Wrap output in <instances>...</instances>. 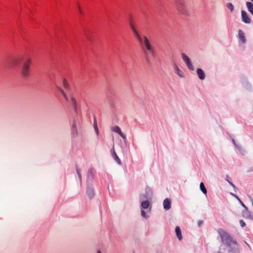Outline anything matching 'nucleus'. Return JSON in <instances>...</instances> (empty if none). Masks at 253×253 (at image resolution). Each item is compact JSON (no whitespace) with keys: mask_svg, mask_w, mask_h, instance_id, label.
<instances>
[{"mask_svg":"<svg viewBox=\"0 0 253 253\" xmlns=\"http://www.w3.org/2000/svg\"><path fill=\"white\" fill-rule=\"evenodd\" d=\"M217 233L219 235L221 243L226 246L227 253H240L241 248L237 241L230 234L223 228H219Z\"/></svg>","mask_w":253,"mask_h":253,"instance_id":"1","label":"nucleus"},{"mask_svg":"<svg viewBox=\"0 0 253 253\" xmlns=\"http://www.w3.org/2000/svg\"><path fill=\"white\" fill-rule=\"evenodd\" d=\"M137 41L144 53L145 61L150 66L151 65L152 59L155 56L154 50L150 41L145 36H141Z\"/></svg>","mask_w":253,"mask_h":253,"instance_id":"2","label":"nucleus"},{"mask_svg":"<svg viewBox=\"0 0 253 253\" xmlns=\"http://www.w3.org/2000/svg\"><path fill=\"white\" fill-rule=\"evenodd\" d=\"M81 127L79 120L78 118H74L71 124V135L72 137L76 138L78 136Z\"/></svg>","mask_w":253,"mask_h":253,"instance_id":"3","label":"nucleus"},{"mask_svg":"<svg viewBox=\"0 0 253 253\" xmlns=\"http://www.w3.org/2000/svg\"><path fill=\"white\" fill-rule=\"evenodd\" d=\"M176 9L179 13L187 16H190L189 10L186 8L184 0H176Z\"/></svg>","mask_w":253,"mask_h":253,"instance_id":"4","label":"nucleus"},{"mask_svg":"<svg viewBox=\"0 0 253 253\" xmlns=\"http://www.w3.org/2000/svg\"><path fill=\"white\" fill-rule=\"evenodd\" d=\"M31 63V59L26 58L24 59L23 62V65L21 68V74L24 77H28L29 75V68L30 64Z\"/></svg>","mask_w":253,"mask_h":253,"instance_id":"5","label":"nucleus"},{"mask_svg":"<svg viewBox=\"0 0 253 253\" xmlns=\"http://www.w3.org/2000/svg\"><path fill=\"white\" fill-rule=\"evenodd\" d=\"M153 196V192L152 189L148 186L145 188L144 193L140 195L139 200H151Z\"/></svg>","mask_w":253,"mask_h":253,"instance_id":"6","label":"nucleus"},{"mask_svg":"<svg viewBox=\"0 0 253 253\" xmlns=\"http://www.w3.org/2000/svg\"><path fill=\"white\" fill-rule=\"evenodd\" d=\"M181 55L188 69L191 71H194V67L189 57L184 53H182Z\"/></svg>","mask_w":253,"mask_h":253,"instance_id":"7","label":"nucleus"},{"mask_svg":"<svg viewBox=\"0 0 253 253\" xmlns=\"http://www.w3.org/2000/svg\"><path fill=\"white\" fill-rule=\"evenodd\" d=\"M22 58L20 57L13 58L9 60L5 66L8 67L12 68L18 66L22 62Z\"/></svg>","mask_w":253,"mask_h":253,"instance_id":"8","label":"nucleus"},{"mask_svg":"<svg viewBox=\"0 0 253 253\" xmlns=\"http://www.w3.org/2000/svg\"><path fill=\"white\" fill-rule=\"evenodd\" d=\"M241 18L242 21L246 24H250L251 23V18L248 13L244 10L241 11Z\"/></svg>","mask_w":253,"mask_h":253,"instance_id":"9","label":"nucleus"},{"mask_svg":"<svg viewBox=\"0 0 253 253\" xmlns=\"http://www.w3.org/2000/svg\"><path fill=\"white\" fill-rule=\"evenodd\" d=\"M86 194L90 199H92L94 196V189L91 184H87Z\"/></svg>","mask_w":253,"mask_h":253,"instance_id":"10","label":"nucleus"},{"mask_svg":"<svg viewBox=\"0 0 253 253\" xmlns=\"http://www.w3.org/2000/svg\"><path fill=\"white\" fill-rule=\"evenodd\" d=\"M171 201L169 198H166L163 202L164 209L166 211H168L171 208Z\"/></svg>","mask_w":253,"mask_h":253,"instance_id":"11","label":"nucleus"},{"mask_svg":"<svg viewBox=\"0 0 253 253\" xmlns=\"http://www.w3.org/2000/svg\"><path fill=\"white\" fill-rule=\"evenodd\" d=\"M93 179V169H90L88 170L87 173V179L86 183L87 184H91V182L92 181Z\"/></svg>","mask_w":253,"mask_h":253,"instance_id":"12","label":"nucleus"},{"mask_svg":"<svg viewBox=\"0 0 253 253\" xmlns=\"http://www.w3.org/2000/svg\"><path fill=\"white\" fill-rule=\"evenodd\" d=\"M197 75L199 79L203 81L206 78V75L204 71L201 68H197L196 70Z\"/></svg>","mask_w":253,"mask_h":253,"instance_id":"13","label":"nucleus"},{"mask_svg":"<svg viewBox=\"0 0 253 253\" xmlns=\"http://www.w3.org/2000/svg\"><path fill=\"white\" fill-rule=\"evenodd\" d=\"M111 155L114 160L117 163V164L119 165H122V162L118 155H117L115 151V150L114 148H113L111 150Z\"/></svg>","mask_w":253,"mask_h":253,"instance_id":"14","label":"nucleus"},{"mask_svg":"<svg viewBox=\"0 0 253 253\" xmlns=\"http://www.w3.org/2000/svg\"><path fill=\"white\" fill-rule=\"evenodd\" d=\"M150 200H140L141 201V208L142 209L145 210L148 208L150 206Z\"/></svg>","mask_w":253,"mask_h":253,"instance_id":"15","label":"nucleus"},{"mask_svg":"<svg viewBox=\"0 0 253 253\" xmlns=\"http://www.w3.org/2000/svg\"><path fill=\"white\" fill-rule=\"evenodd\" d=\"M238 38L243 43H245L247 42L245 34L241 30L238 31Z\"/></svg>","mask_w":253,"mask_h":253,"instance_id":"16","label":"nucleus"},{"mask_svg":"<svg viewBox=\"0 0 253 253\" xmlns=\"http://www.w3.org/2000/svg\"><path fill=\"white\" fill-rule=\"evenodd\" d=\"M175 232L178 240H182L183 237L181 233V229L179 226H176L175 229Z\"/></svg>","mask_w":253,"mask_h":253,"instance_id":"17","label":"nucleus"},{"mask_svg":"<svg viewBox=\"0 0 253 253\" xmlns=\"http://www.w3.org/2000/svg\"><path fill=\"white\" fill-rule=\"evenodd\" d=\"M243 216L245 218H252L253 217L252 213L248 211V209H245L242 212Z\"/></svg>","mask_w":253,"mask_h":253,"instance_id":"18","label":"nucleus"},{"mask_svg":"<svg viewBox=\"0 0 253 253\" xmlns=\"http://www.w3.org/2000/svg\"><path fill=\"white\" fill-rule=\"evenodd\" d=\"M130 28L133 32V33L134 36H135V37L136 38V39L137 40L141 36L139 34V33L136 31L135 27H134V26L132 25V24L131 23H130Z\"/></svg>","mask_w":253,"mask_h":253,"instance_id":"19","label":"nucleus"},{"mask_svg":"<svg viewBox=\"0 0 253 253\" xmlns=\"http://www.w3.org/2000/svg\"><path fill=\"white\" fill-rule=\"evenodd\" d=\"M69 102H70L71 103L72 106L74 108V110L76 111V110H77V101H76L75 98L72 95H71L70 96V99Z\"/></svg>","mask_w":253,"mask_h":253,"instance_id":"20","label":"nucleus"},{"mask_svg":"<svg viewBox=\"0 0 253 253\" xmlns=\"http://www.w3.org/2000/svg\"><path fill=\"white\" fill-rule=\"evenodd\" d=\"M246 6L248 11L253 15V3L251 2L247 1L246 2Z\"/></svg>","mask_w":253,"mask_h":253,"instance_id":"21","label":"nucleus"},{"mask_svg":"<svg viewBox=\"0 0 253 253\" xmlns=\"http://www.w3.org/2000/svg\"><path fill=\"white\" fill-rule=\"evenodd\" d=\"M176 74L180 78H184V75L183 72L179 69H177L174 71Z\"/></svg>","mask_w":253,"mask_h":253,"instance_id":"22","label":"nucleus"},{"mask_svg":"<svg viewBox=\"0 0 253 253\" xmlns=\"http://www.w3.org/2000/svg\"><path fill=\"white\" fill-rule=\"evenodd\" d=\"M93 127H94V130L95 131V133H96V135L97 136H98V135H99V130H98V128L97 125V121H96V120L95 119H94V120Z\"/></svg>","mask_w":253,"mask_h":253,"instance_id":"23","label":"nucleus"},{"mask_svg":"<svg viewBox=\"0 0 253 253\" xmlns=\"http://www.w3.org/2000/svg\"><path fill=\"white\" fill-rule=\"evenodd\" d=\"M112 130L116 133H117L119 135L122 132L120 127L118 126L113 127L112 128Z\"/></svg>","mask_w":253,"mask_h":253,"instance_id":"24","label":"nucleus"},{"mask_svg":"<svg viewBox=\"0 0 253 253\" xmlns=\"http://www.w3.org/2000/svg\"><path fill=\"white\" fill-rule=\"evenodd\" d=\"M200 190L202 191V192L205 194H206L207 193V190L203 182H201L200 184Z\"/></svg>","mask_w":253,"mask_h":253,"instance_id":"25","label":"nucleus"},{"mask_svg":"<svg viewBox=\"0 0 253 253\" xmlns=\"http://www.w3.org/2000/svg\"><path fill=\"white\" fill-rule=\"evenodd\" d=\"M76 172L78 175V178L80 181V182L82 183V174H81V169L76 167Z\"/></svg>","mask_w":253,"mask_h":253,"instance_id":"26","label":"nucleus"},{"mask_svg":"<svg viewBox=\"0 0 253 253\" xmlns=\"http://www.w3.org/2000/svg\"><path fill=\"white\" fill-rule=\"evenodd\" d=\"M141 215L145 219H147L149 217V216L146 214V212L143 209H142L141 211Z\"/></svg>","mask_w":253,"mask_h":253,"instance_id":"27","label":"nucleus"},{"mask_svg":"<svg viewBox=\"0 0 253 253\" xmlns=\"http://www.w3.org/2000/svg\"><path fill=\"white\" fill-rule=\"evenodd\" d=\"M226 6L231 12H232L234 10V6L231 3H227L226 4Z\"/></svg>","mask_w":253,"mask_h":253,"instance_id":"28","label":"nucleus"},{"mask_svg":"<svg viewBox=\"0 0 253 253\" xmlns=\"http://www.w3.org/2000/svg\"><path fill=\"white\" fill-rule=\"evenodd\" d=\"M63 85L66 89H68L69 88L70 85L66 80H63Z\"/></svg>","mask_w":253,"mask_h":253,"instance_id":"29","label":"nucleus"},{"mask_svg":"<svg viewBox=\"0 0 253 253\" xmlns=\"http://www.w3.org/2000/svg\"><path fill=\"white\" fill-rule=\"evenodd\" d=\"M61 94L63 95V96L64 97V98L65 99V100L66 101V102H70V99L68 98V97L67 96L66 94L65 93V92L63 91V93H61Z\"/></svg>","mask_w":253,"mask_h":253,"instance_id":"30","label":"nucleus"},{"mask_svg":"<svg viewBox=\"0 0 253 253\" xmlns=\"http://www.w3.org/2000/svg\"><path fill=\"white\" fill-rule=\"evenodd\" d=\"M61 94L63 95V96L64 97V98L65 99V100L66 101V102H70V99L68 98V97L67 96L66 94L65 93V92L63 91V93H61Z\"/></svg>","mask_w":253,"mask_h":253,"instance_id":"31","label":"nucleus"},{"mask_svg":"<svg viewBox=\"0 0 253 253\" xmlns=\"http://www.w3.org/2000/svg\"><path fill=\"white\" fill-rule=\"evenodd\" d=\"M61 94L63 95V96L64 97V98L65 99V100L66 101V102H70V99L68 98V97L67 96L66 94L65 93V92L63 91V93H61Z\"/></svg>","mask_w":253,"mask_h":253,"instance_id":"32","label":"nucleus"},{"mask_svg":"<svg viewBox=\"0 0 253 253\" xmlns=\"http://www.w3.org/2000/svg\"><path fill=\"white\" fill-rule=\"evenodd\" d=\"M61 94L63 95V96L64 97V98L65 99V100L66 101V102H70V99L68 98V97L67 96L66 94L65 93V92L63 91V93H61Z\"/></svg>","mask_w":253,"mask_h":253,"instance_id":"33","label":"nucleus"},{"mask_svg":"<svg viewBox=\"0 0 253 253\" xmlns=\"http://www.w3.org/2000/svg\"><path fill=\"white\" fill-rule=\"evenodd\" d=\"M61 94L63 95V96L64 97V98L65 99V100L66 101V102H70V99L68 98V97L67 96L66 94L65 93V92L63 91V93H61Z\"/></svg>","mask_w":253,"mask_h":253,"instance_id":"34","label":"nucleus"},{"mask_svg":"<svg viewBox=\"0 0 253 253\" xmlns=\"http://www.w3.org/2000/svg\"><path fill=\"white\" fill-rule=\"evenodd\" d=\"M120 135L123 138L125 143L126 144L127 142L126 136L122 132L120 134Z\"/></svg>","mask_w":253,"mask_h":253,"instance_id":"35","label":"nucleus"},{"mask_svg":"<svg viewBox=\"0 0 253 253\" xmlns=\"http://www.w3.org/2000/svg\"><path fill=\"white\" fill-rule=\"evenodd\" d=\"M228 183L233 188L234 191L236 192L237 188V187L230 181H228Z\"/></svg>","mask_w":253,"mask_h":253,"instance_id":"36","label":"nucleus"},{"mask_svg":"<svg viewBox=\"0 0 253 253\" xmlns=\"http://www.w3.org/2000/svg\"><path fill=\"white\" fill-rule=\"evenodd\" d=\"M241 226L243 228L246 226V223L243 220L239 221Z\"/></svg>","mask_w":253,"mask_h":253,"instance_id":"37","label":"nucleus"},{"mask_svg":"<svg viewBox=\"0 0 253 253\" xmlns=\"http://www.w3.org/2000/svg\"><path fill=\"white\" fill-rule=\"evenodd\" d=\"M173 69H174V71L175 70H176V69L179 68L178 66L177 65V64L175 62L173 63Z\"/></svg>","mask_w":253,"mask_h":253,"instance_id":"38","label":"nucleus"},{"mask_svg":"<svg viewBox=\"0 0 253 253\" xmlns=\"http://www.w3.org/2000/svg\"><path fill=\"white\" fill-rule=\"evenodd\" d=\"M57 89L58 90V91L61 93H63V92L64 91V90L60 87L57 86H56Z\"/></svg>","mask_w":253,"mask_h":253,"instance_id":"39","label":"nucleus"},{"mask_svg":"<svg viewBox=\"0 0 253 253\" xmlns=\"http://www.w3.org/2000/svg\"><path fill=\"white\" fill-rule=\"evenodd\" d=\"M239 202L241 204V205L245 208V210L248 209V208L245 206V205L241 201H239Z\"/></svg>","mask_w":253,"mask_h":253,"instance_id":"40","label":"nucleus"},{"mask_svg":"<svg viewBox=\"0 0 253 253\" xmlns=\"http://www.w3.org/2000/svg\"><path fill=\"white\" fill-rule=\"evenodd\" d=\"M235 146L240 151H241L242 148L241 146H238L237 144H236Z\"/></svg>","mask_w":253,"mask_h":253,"instance_id":"41","label":"nucleus"},{"mask_svg":"<svg viewBox=\"0 0 253 253\" xmlns=\"http://www.w3.org/2000/svg\"><path fill=\"white\" fill-rule=\"evenodd\" d=\"M235 146L240 151H241L242 148L241 146H238L237 144H236Z\"/></svg>","mask_w":253,"mask_h":253,"instance_id":"42","label":"nucleus"},{"mask_svg":"<svg viewBox=\"0 0 253 253\" xmlns=\"http://www.w3.org/2000/svg\"><path fill=\"white\" fill-rule=\"evenodd\" d=\"M95 253H104L101 250L98 249L96 250Z\"/></svg>","mask_w":253,"mask_h":253,"instance_id":"43","label":"nucleus"},{"mask_svg":"<svg viewBox=\"0 0 253 253\" xmlns=\"http://www.w3.org/2000/svg\"><path fill=\"white\" fill-rule=\"evenodd\" d=\"M245 243L247 245V246L249 247V248L250 249H251V247H250V245L247 242H246V241H245Z\"/></svg>","mask_w":253,"mask_h":253,"instance_id":"44","label":"nucleus"},{"mask_svg":"<svg viewBox=\"0 0 253 253\" xmlns=\"http://www.w3.org/2000/svg\"><path fill=\"white\" fill-rule=\"evenodd\" d=\"M232 142L234 144V145H235L236 144H237L235 142V140L233 139V138H232Z\"/></svg>","mask_w":253,"mask_h":253,"instance_id":"45","label":"nucleus"},{"mask_svg":"<svg viewBox=\"0 0 253 253\" xmlns=\"http://www.w3.org/2000/svg\"><path fill=\"white\" fill-rule=\"evenodd\" d=\"M235 198L236 199H237L239 201V202L241 201V200L240 199V198L238 197V196L237 195H236V196L235 197Z\"/></svg>","mask_w":253,"mask_h":253,"instance_id":"46","label":"nucleus"},{"mask_svg":"<svg viewBox=\"0 0 253 253\" xmlns=\"http://www.w3.org/2000/svg\"><path fill=\"white\" fill-rule=\"evenodd\" d=\"M228 178H229V176H228V175H227L226 176L225 180H226L227 182H228V181H229V180H228Z\"/></svg>","mask_w":253,"mask_h":253,"instance_id":"47","label":"nucleus"},{"mask_svg":"<svg viewBox=\"0 0 253 253\" xmlns=\"http://www.w3.org/2000/svg\"><path fill=\"white\" fill-rule=\"evenodd\" d=\"M79 8L80 12L81 13V14H82L83 13V11H82V10L81 9V8H80V6H79Z\"/></svg>","mask_w":253,"mask_h":253,"instance_id":"48","label":"nucleus"},{"mask_svg":"<svg viewBox=\"0 0 253 253\" xmlns=\"http://www.w3.org/2000/svg\"><path fill=\"white\" fill-rule=\"evenodd\" d=\"M230 195L234 197L236 196V195H235V194L232 193H230Z\"/></svg>","mask_w":253,"mask_h":253,"instance_id":"49","label":"nucleus"},{"mask_svg":"<svg viewBox=\"0 0 253 253\" xmlns=\"http://www.w3.org/2000/svg\"><path fill=\"white\" fill-rule=\"evenodd\" d=\"M230 195L234 197L236 196V195H235V194L232 193H230Z\"/></svg>","mask_w":253,"mask_h":253,"instance_id":"50","label":"nucleus"},{"mask_svg":"<svg viewBox=\"0 0 253 253\" xmlns=\"http://www.w3.org/2000/svg\"><path fill=\"white\" fill-rule=\"evenodd\" d=\"M230 195L234 197L236 196V195H235V194L232 193H230Z\"/></svg>","mask_w":253,"mask_h":253,"instance_id":"51","label":"nucleus"},{"mask_svg":"<svg viewBox=\"0 0 253 253\" xmlns=\"http://www.w3.org/2000/svg\"><path fill=\"white\" fill-rule=\"evenodd\" d=\"M202 221H199V223H198V224H199V225H200V224H202Z\"/></svg>","mask_w":253,"mask_h":253,"instance_id":"52","label":"nucleus"},{"mask_svg":"<svg viewBox=\"0 0 253 253\" xmlns=\"http://www.w3.org/2000/svg\"><path fill=\"white\" fill-rule=\"evenodd\" d=\"M249 172H250V171H253V169H250L248 170Z\"/></svg>","mask_w":253,"mask_h":253,"instance_id":"53","label":"nucleus"},{"mask_svg":"<svg viewBox=\"0 0 253 253\" xmlns=\"http://www.w3.org/2000/svg\"><path fill=\"white\" fill-rule=\"evenodd\" d=\"M221 249H220L219 253H223L222 252H221Z\"/></svg>","mask_w":253,"mask_h":253,"instance_id":"54","label":"nucleus"},{"mask_svg":"<svg viewBox=\"0 0 253 253\" xmlns=\"http://www.w3.org/2000/svg\"><path fill=\"white\" fill-rule=\"evenodd\" d=\"M252 2H253V0H251Z\"/></svg>","mask_w":253,"mask_h":253,"instance_id":"55","label":"nucleus"},{"mask_svg":"<svg viewBox=\"0 0 253 253\" xmlns=\"http://www.w3.org/2000/svg\"><path fill=\"white\" fill-rule=\"evenodd\" d=\"M252 205H253V203H252Z\"/></svg>","mask_w":253,"mask_h":253,"instance_id":"56","label":"nucleus"}]
</instances>
